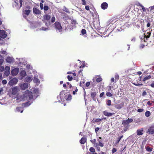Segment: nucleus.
I'll return each instance as SVG.
<instances>
[{
  "label": "nucleus",
  "mask_w": 154,
  "mask_h": 154,
  "mask_svg": "<svg viewBox=\"0 0 154 154\" xmlns=\"http://www.w3.org/2000/svg\"><path fill=\"white\" fill-rule=\"evenodd\" d=\"M33 99V96L32 92L29 91V90L25 91V94L23 95V99L24 100H26L28 102L24 103L25 105L27 106L30 105V104L28 105V103L31 100H32Z\"/></svg>",
  "instance_id": "f257e3e1"
},
{
  "label": "nucleus",
  "mask_w": 154,
  "mask_h": 154,
  "mask_svg": "<svg viewBox=\"0 0 154 154\" xmlns=\"http://www.w3.org/2000/svg\"><path fill=\"white\" fill-rule=\"evenodd\" d=\"M23 2V0H15V5L17 9H19L22 7Z\"/></svg>",
  "instance_id": "f03ea898"
},
{
  "label": "nucleus",
  "mask_w": 154,
  "mask_h": 154,
  "mask_svg": "<svg viewBox=\"0 0 154 154\" xmlns=\"http://www.w3.org/2000/svg\"><path fill=\"white\" fill-rule=\"evenodd\" d=\"M55 28L59 31L60 32H61L62 31V28L60 23L58 22H55L54 24Z\"/></svg>",
  "instance_id": "7ed1b4c3"
},
{
  "label": "nucleus",
  "mask_w": 154,
  "mask_h": 154,
  "mask_svg": "<svg viewBox=\"0 0 154 154\" xmlns=\"http://www.w3.org/2000/svg\"><path fill=\"white\" fill-rule=\"evenodd\" d=\"M51 19V16L48 14H46L44 16L43 19V21L45 23L46 25H47V23H46V22L48 21H50Z\"/></svg>",
  "instance_id": "20e7f679"
},
{
  "label": "nucleus",
  "mask_w": 154,
  "mask_h": 154,
  "mask_svg": "<svg viewBox=\"0 0 154 154\" xmlns=\"http://www.w3.org/2000/svg\"><path fill=\"white\" fill-rule=\"evenodd\" d=\"M7 36L6 32L4 30H0V38H4Z\"/></svg>",
  "instance_id": "39448f33"
},
{
  "label": "nucleus",
  "mask_w": 154,
  "mask_h": 154,
  "mask_svg": "<svg viewBox=\"0 0 154 154\" xmlns=\"http://www.w3.org/2000/svg\"><path fill=\"white\" fill-rule=\"evenodd\" d=\"M133 119H128L123 120L122 122V124L123 125L125 126L128 124L133 122Z\"/></svg>",
  "instance_id": "423d86ee"
},
{
  "label": "nucleus",
  "mask_w": 154,
  "mask_h": 154,
  "mask_svg": "<svg viewBox=\"0 0 154 154\" xmlns=\"http://www.w3.org/2000/svg\"><path fill=\"white\" fill-rule=\"evenodd\" d=\"M18 82L16 78H14L11 80L9 82V84L11 86H12L16 84Z\"/></svg>",
  "instance_id": "0eeeda50"
},
{
  "label": "nucleus",
  "mask_w": 154,
  "mask_h": 154,
  "mask_svg": "<svg viewBox=\"0 0 154 154\" xmlns=\"http://www.w3.org/2000/svg\"><path fill=\"white\" fill-rule=\"evenodd\" d=\"M20 86L21 90H24L28 88V84L27 83H24L21 84Z\"/></svg>",
  "instance_id": "6e6552de"
},
{
  "label": "nucleus",
  "mask_w": 154,
  "mask_h": 154,
  "mask_svg": "<svg viewBox=\"0 0 154 154\" xmlns=\"http://www.w3.org/2000/svg\"><path fill=\"white\" fill-rule=\"evenodd\" d=\"M108 7V4L106 2H104L102 3L101 5V8L103 10L107 9Z\"/></svg>",
  "instance_id": "1a4fd4ad"
},
{
  "label": "nucleus",
  "mask_w": 154,
  "mask_h": 154,
  "mask_svg": "<svg viewBox=\"0 0 154 154\" xmlns=\"http://www.w3.org/2000/svg\"><path fill=\"white\" fill-rule=\"evenodd\" d=\"M19 69L18 68H15L12 69L11 71V73L12 75H16L18 73Z\"/></svg>",
  "instance_id": "9d476101"
},
{
  "label": "nucleus",
  "mask_w": 154,
  "mask_h": 154,
  "mask_svg": "<svg viewBox=\"0 0 154 154\" xmlns=\"http://www.w3.org/2000/svg\"><path fill=\"white\" fill-rule=\"evenodd\" d=\"M33 12L34 14H41V11L39 9L35 8H33Z\"/></svg>",
  "instance_id": "9b49d317"
},
{
  "label": "nucleus",
  "mask_w": 154,
  "mask_h": 154,
  "mask_svg": "<svg viewBox=\"0 0 154 154\" xmlns=\"http://www.w3.org/2000/svg\"><path fill=\"white\" fill-rule=\"evenodd\" d=\"M96 93L95 92H91V98L94 101L96 100Z\"/></svg>",
  "instance_id": "f8f14e48"
},
{
  "label": "nucleus",
  "mask_w": 154,
  "mask_h": 154,
  "mask_svg": "<svg viewBox=\"0 0 154 154\" xmlns=\"http://www.w3.org/2000/svg\"><path fill=\"white\" fill-rule=\"evenodd\" d=\"M149 133L152 134H154V126H152L148 129Z\"/></svg>",
  "instance_id": "ddd939ff"
},
{
  "label": "nucleus",
  "mask_w": 154,
  "mask_h": 154,
  "mask_svg": "<svg viewBox=\"0 0 154 154\" xmlns=\"http://www.w3.org/2000/svg\"><path fill=\"white\" fill-rule=\"evenodd\" d=\"M90 152H88L87 153V154H96V153L95 152V149L93 147H91L89 149Z\"/></svg>",
  "instance_id": "4468645a"
},
{
  "label": "nucleus",
  "mask_w": 154,
  "mask_h": 154,
  "mask_svg": "<svg viewBox=\"0 0 154 154\" xmlns=\"http://www.w3.org/2000/svg\"><path fill=\"white\" fill-rule=\"evenodd\" d=\"M143 129L141 128L140 129H138L137 131V135L138 136L142 135L143 134Z\"/></svg>",
  "instance_id": "2eb2a0df"
},
{
  "label": "nucleus",
  "mask_w": 154,
  "mask_h": 154,
  "mask_svg": "<svg viewBox=\"0 0 154 154\" xmlns=\"http://www.w3.org/2000/svg\"><path fill=\"white\" fill-rule=\"evenodd\" d=\"M103 114L107 116H110L115 114L114 112L113 113H109L107 112L106 111H104L103 112Z\"/></svg>",
  "instance_id": "dca6fc26"
},
{
  "label": "nucleus",
  "mask_w": 154,
  "mask_h": 154,
  "mask_svg": "<svg viewBox=\"0 0 154 154\" xmlns=\"http://www.w3.org/2000/svg\"><path fill=\"white\" fill-rule=\"evenodd\" d=\"M103 29L104 28H103L100 27H97V30H98V32L101 34H103L104 33L103 31Z\"/></svg>",
  "instance_id": "f3484780"
},
{
  "label": "nucleus",
  "mask_w": 154,
  "mask_h": 154,
  "mask_svg": "<svg viewBox=\"0 0 154 154\" xmlns=\"http://www.w3.org/2000/svg\"><path fill=\"white\" fill-rule=\"evenodd\" d=\"M87 139L85 137H82L80 140V143L81 144H84L86 141Z\"/></svg>",
  "instance_id": "a211bd4d"
},
{
  "label": "nucleus",
  "mask_w": 154,
  "mask_h": 154,
  "mask_svg": "<svg viewBox=\"0 0 154 154\" xmlns=\"http://www.w3.org/2000/svg\"><path fill=\"white\" fill-rule=\"evenodd\" d=\"M64 98L67 100H71L72 98V96L70 94H68L67 96L66 95L64 97Z\"/></svg>",
  "instance_id": "6ab92c4d"
},
{
  "label": "nucleus",
  "mask_w": 154,
  "mask_h": 154,
  "mask_svg": "<svg viewBox=\"0 0 154 154\" xmlns=\"http://www.w3.org/2000/svg\"><path fill=\"white\" fill-rule=\"evenodd\" d=\"M13 58L10 57H7L6 59V62L8 63H11L13 61Z\"/></svg>",
  "instance_id": "aec40b11"
},
{
  "label": "nucleus",
  "mask_w": 154,
  "mask_h": 154,
  "mask_svg": "<svg viewBox=\"0 0 154 154\" xmlns=\"http://www.w3.org/2000/svg\"><path fill=\"white\" fill-rule=\"evenodd\" d=\"M31 11L30 10H26L23 11V13L24 14L26 15L27 16H28L30 12Z\"/></svg>",
  "instance_id": "412c9836"
},
{
  "label": "nucleus",
  "mask_w": 154,
  "mask_h": 154,
  "mask_svg": "<svg viewBox=\"0 0 154 154\" xmlns=\"http://www.w3.org/2000/svg\"><path fill=\"white\" fill-rule=\"evenodd\" d=\"M17 88H13L12 91V94L13 95H15L17 93Z\"/></svg>",
  "instance_id": "4be33fe9"
},
{
  "label": "nucleus",
  "mask_w": 154,
  "mask_h": 154,
  "mask_svg": "<svg viewBox=\"0 0 154 154\" xmlns=\"http://www.w3.org/2000/svg\"><path fill=\"white\" fill-rule=\"evenodd\" d=\"M151 78V75H149L148 76L145 77L143 79V81L144 82L146 80L149 79H150Z\"/></svg>",
  "instance_id": "5701e85b"
},
{
  "label": "nucleus",
  "mask_w": 154,
  "mask_h": 154,
  "mask_svg": "<svg viewBox=\"0 0 154 154\" xmlns=\"http://www.w3.org/2000/svg\"><path fill=\"white\" fill-rule=\"evenodd\" d=\"M16 109L18 112L20 111V112L21 113L23 112V110L22 109V108L21 107H17Z\"/></svg>",
  "instance_id": "b1692460"
},
{
  "label": "nucleus",
  "mask_w": 154,
  "mask_h": 154,
  "mask_svg": "<svg viewBox=\"0 0 154 154\" xmlns=\"http://www.w3.org/2000/svg\"><path fill=\"white\" fill-rule=\"evenodd\" d=\"M147 35H144V37L146 38V39L149 38L151 35V33L150 32H148L147 33Z\"/></svg>",
  "instance_id": "393cba45"
},
{
  "label": "nucleus",
  "mask_w": 154,
  "mask_h": 154,
  "mask_svg": "<svg viewBox=\"0 0 154 154\" xmlns=\"http://www.w3.org/2000/svg\"><path fill=\"white\" fill-rule=\"evenodd\" d=\"M102 80V79L100 76H97V82H99Z\"/></svg>",
  "instance_id": "a878e982"
},
{
  "label": "nucleus",
  "mask_w": 154,
  "mask_h": 154,
  "mask_svg": "<svg viewBox=\"0 0 154 154\" xmlns=\"http://www.w3.org/2000/svg\"><path fill=\"white\" fill-rule=\"evenodd\" d=\"M123 136L122 135L120 137H118L117 138V140L116 141V143L118 144L119 143V142L121 140V139L123 137Z\"/></svg>",
  "instance_id": "bb28decb"
},
{
  "label": "nucleus",
  "mask_w": 154,
  "mask_h": 154,
  "mask_svg": "<svg viewBox=\"0 0 154 154\" xmlns=\"http://www.w3.org/2000/svg\"><path fill=\"white\" fill-rule=\"evenodd\" d=\"M119 76L118 74H116L115 75V81H117L119 79Z\"/></svg>",
  "instance_id": "cd10ccee"
},
{
  "label": "nucleus",
  "mask_w": 154,
  "mask_h": 154,
  "mask_svg": "<svg viewBox=\"0 0 154 154\" xmlns=\"http://www.w3.org/2000/svg\"><path fill=\"white\" fill-rule=\"evenodd\" d=\"M98 142H99V145L101 147L103 146L104 144L103 143H102V141L101 140H98Z\"/></svg>",
  "instance_id": "c85d7f7f"
},
{
  "label": "nucleus",
  "mask_w": 154,
  "mask_h": 154,
  "mask_svg": "<svg viewBox=\"0 0 154 154\" xmlns=\"http://www.w3.org/2000/svg\"><path fill=\"white\" fill-rule=\"evenodd\" d=\"M124 106V104L123 103H120L117 105V108L118 109H121V108L123 107Z\"/></svg>",
  "instance_id": "c756f323"
},
{
  "label": "nucleus",
  "mask_w": 154,
  "mask_h": 154,
  "mask_svg": "<svg viewBox=\"0 0 154 154\" xmlns=\"http://www.w3.org/2000/svg\"><path fill=\"white\" fill-rule=\"evenodd\" d=\"M150 112L148 111H146L145 113V116L147 117H149L150 115Z\"/></svg>",
  "instance_id": "7c9ffc66"
},
{
  "label": "nucleus",
  "mask_w": 154,
  "mask_h": 154,
  "mask_svg": "<svg viewBox=\"0 0 154 154\" xmlns=\"http://www.w3.org/2000/svg\"><path fill=\"white\" fill-rule=\"evenodd\" d=\"M25 81L26 82H29L31 80V78L30 77H27L25 79Z\"/></svg>",
  "instance_id": "2f4dec72"
},
{
  "label": "nucleus",
  "mask_w": 154,
  "mask_h": 154,
  "mask_svg": "<svg viewBox=\"0 0 154 154\" xmlns=\"http://www.w3.org/2000/svg\"><path fill=\"white\" fill-rule=\"evenodd\" d=\"M146 151L149 152H151L152 151V148L151 147H150L149 146H147L146 148Z\"/></svg>",
  "instance_id": "473e14b6"
},
{
  "label": "nucleus",
  "mask_w": 154,
  "mask_h": 154,
  "mask_svg": "<svg viewBox=\"0 0 154 154\" xmlns=\"http://www.w3.org/2000/svg\"><path fill=\"white\" fill-rule=\"evenodd\" d=\"M106 95L108 97H112L113 96L112 94L110 92H107L106 93Z\"/></svg>",
  "instance_id": "72a5a7b5"
},
{
  "label": "nucleus",
  "mask_w": 154,
  "mask_h": 154,
  "mask_svg": "<svg viewBox=\"0 0 154 154\" xmlns=\"http://www.w3.org/2000/svg\"><path fill=\"white\" fill-rule=\"evenodd\" d=\"M81 33L83 35L86 34V30L85 29H82L81 31Z\"/></svg>",
  "instance_id": "f704fd0d"
},
{
  "label": "nucleus",
  "mask_w": 154,
  "mask_h": 154,
  "mask_svg": "<svg viewBox=\"0 0 154 154\" xmlns=\"http://www.w3.org/2000/svg\"><path fill=\"white\" fill-rule=\"evenodd\" d=\"M107 105L109 106L111 105V101L110 100H108L107 101Z\"/></svg>",
  "instance_id": "c9c22d12"
},
{
  "label": "nucleus",
  "mask_w": 154,
  "mask_h": 154,
  "mask_svg": "<svg viewBox=\"0 0 154 154\" xmlns=\"http://www.w3.org/2000/svg\"><path fill=\"white\" fill-rule=\"evenodd\" d=\"M133 84L137 86H140L142 85V84H141L139 83L138 82H137L136 83L134 82L133 83Z\"/></svg>",
  "instance_id": "e433bc0d"
},
{
  "label": "nucleus",
  "mask_w": 154,
  "mask_h": 154,
  "mask_svg": "<svg viewBox=\"0 0 154 154\" xmlns=\"http://www.w3.org/2000/svg\"><path fill=\"white\" fill-rule=\"evenodd\" d=\"M44 11H47L49 9V7L48 6L45 5L43 8Z\"/></svg>",
  "instance_id": "4c0bfd02"
},
{
  "label": "nucleus",
  "mask_w": 154,
  "mask_h": 154,
  "mask_svg": "<svg viewBox=\"0 0 154 154\" xmlns=\"http://www.w3.org/2000/svg\"><path fill=\"white\" fill-rule=\"evenodd\" d=\"M10 74V71H7V70H5V74L8 76L9 74Z\"/></svg>",
  "instance_id": "58836bf2"
},
{
  "label": "nucleus",
  "mask_w": 154,
  "mask_h": 154,
  "mask_svg": "<svg viewBox=\"0 0 154 154\" xmlns=\"http://www.w3.org/2000/svg\"><path fill=\"white\" fill-rule=\"evenodd\" d=\"M139 6L142 7V9L143 11H146L145 8L141 4L139 3Z\"/></svg>",
  "instance_id": "ea45409f"
},
{
  "label": "nucleus",
  "mask_w": 154,
  "mask_h": 154,
  "mask_svg": "<svg viewBox=\"0 0 154 154\" xmlns=\"http://www.w3.org/2000/svg\"><path fill=\"white\" fill-rule=\"evenodd\" d=\"M67 78L69 81H71L72 79V76H70L69 75L67 76Z\"/></svg>",
  "instance_id": "a19ab883"
},
{
  "label": "nucleus",
  "mask_w": 154,
  "mask_h": 154,
  "mask_svg": "<svg viewBox=\"0 0 154 154\" xmlns=\"http://www.w3.org/2000/svg\"><path fill=\"white\" fill-rule=\"evenodd\" d=\"M7 81L6 80H5V79L3 80L2 81V83L3 85L6 84H7Z\"/></svg>",
  "instance_id": "79ce46f5"
},
{
  "label": "nucleus",
  "mask_w": 154,
  "mask_h": 154,
  "mask_svg": "<svg viewBox=\"0 0 154 154\" xmlns=\"http://www.w3.org/2000/svg\"><path fill=\"white\" fill-rule=\"evenodd\" d=\"M55 21V18L54 17H52L51 19V22L52 23H54Z\"/></svg>",
  "instance_id": "37998d69"
},
{
  "label": "nucleus",
  "mask_w": 154,
  "mask_h": 154,
  "mask_svg": "<svg viewBox=\"0 0 154 154\" xmlns=\"http://www.w3.org/2000/svg\"><path fill=\"white\" fill-rule=\"evenodd\" d=\"M71 23L72 24L76 25L77 24L76 21L74 20H72Z\"/></svg>",
  "instance_id": "c03bdc74"
},
{
  "label": "nucleus",
  "mask_w": 154,
  "mask_h": 154,
  "mask_svg": "<svg viewBox=\"0 0 154 154\" xmlns=\"http://www.w3.org/2000/svg\"><path fill=\"white\" fill-rule=\"evenodd\" d=\"M20 73L21 75H23L25 76L26 75V72L25 71L23 70L21 71Z\"/></svg>",
  "instance_id": "a18cd8bd"
},
{
  "label": "nucleus",
  "mask_w": 154,
  "mask_h": 154,
  "mask_svg": "<svg viewBox=\"0 0 154 154\" xmlns=\"http://www.w3.org/2000/svg\"><path fill=\"white\" fill-rule=\"evenodd\" d=\"M40 8L42 10V9L43 8H44L43 5L42 3H40Z\"/></svg>",
  "instance_id": "49530a36"
},
{
  "label": "nucleus",
  "mask_w": 154,
  "mask_h": 154,
  "mask_svg": "<svg viewBox=\"0 0 154 154\" xmlns=\"http://www.w3.org/2000/svg\"><path fill=\"white\" fill-rule=\"evenodd\" d=\"M10 69V68L9 66H6L5 68V70H6V71L7 70L8 71H9Z\"/></svg>",
  "instance_id": "de8ad7c7"
},
{
  "label": "nucleus",
  "mask_w": 154,
  "mask_h": 154,
  "mask_svg": "<svg viewBox=\"0 0 154 154\" xmlns=\"http://www.w3.org/2000/svg\"><path fill=\"white\" fill-rule=\"evenodd\" d=\"M143 109H138L137 110V112H143Z\"/></svg>",
  "instance_id": "09e8293b"
},
{
  "label": "nucleus",
  "mask_w": 154,
  "mask_h": 154,
  "mask_svg": "<svg viewBox=\"0 0 154 154\" xmlns=\"http://www.w3.org/2000/svg\"><path fill=\"white\" fill-rule=\"evenodd\" d=\"M90 82H87L86 83V87H88L90 85Z\"/></svg>",
  "instance_id": "8fccbe9b"
},
{
  "label": "nucleus",
  "mask_w": 154,
  "mask_h": 154,
  "mask_svg": "<svg viewBox=\"0 0 154 154\" xmlns=\"http://www.w3.org/2000/svg\"><path fill=\"white\" fill-rule=\"evenodd\" d=\"M90 141L92 143L95 144V143L96 142V139H94L93 140H91Z\"/></svg>",
  "instance_id": "3c124183"
},
{
  "label": "nucleus",
  "mask_w": 154,
  "mask_h": 154,
  "mask_svg": "<svg viewBox=\"0 0 154 154\" xmlns=\"http://www.w3.org/2000/svg\"><path fill=\"white\" fill-rule=\"evenodd\" d=\"M67 84L69 86V88H72V85L69 82H67Z\"/></svg>",
  "instance_id": "603ef678"
},
{
  "label": "nucleus",
  "mask_w": 154,
  "mask_h": 154,
  "mask_svg": "<svg viewBox=\"0 0 154 154\" xmlns=\"http://www.w3.org/2000/svg\"><path fill=\"white\" fill-rule=\"evenodd\" d=\"M82 69H80L79 71V72H78V74H79L80 75H82Z\"/></svg>",
  "instance_id": "864d4df0"
},
{
  "label": "nucleus",
  "mask_w": 154,
  "mask_h": 154,
  "mask_svg": "<svg viewBox=\"0 0 154 154\" xmlns=\"http://www.w3.org/2000/svg\"><path fill=\"white\" fill-rule=\"evenodd\" d=\"M82 4L83 5H86V2L85 0H82Z\"/></svg>",
  "instance_id": "5fc2aeb1"
},
{
  "label": "nucleus",
  "mask_w": 154,
  "mask_h": 154,
  "mask_svg": "<svg viewBox=\"0 0 154 154\" xmlns=\"http://www.w3.org/2000/svg\"><path fill=\"white\" fill-rule=\"evenodd\" d=\"M117 151V150L115 148H113V149H112V153H114V152H116Z\"/></svg>",
  "instance_id": "6e6d98bb"
},
{
  "label": "nucleus",
  "mask_w": 154,
  "mask_h": 154,
  "mask_svg": "<svg viewBox=\"0 0 154 154\" xmlns=\"http://www.w3.org/2000/svg\"><path fill=\"white\" fill-rule=\"evenodd\" d=\"M104 92H102L101 93L100 95V97H103V95H104Z\"/></svg>",
  "instance_id": "4d7b16f0"
},
{
  "label": "nucleus",
  "mask_w": 154,
  "mask_h": 154,
  "mask_svg": "<svg viewBox=\"0 0 154 154\" xmlns=\"http://www.w3.org/2000/svg\"><path fill=\"white\" fill-rule=\"evenodd\" d=\"M85 8L87 11L89 10V7L88 6H86L85 7Z\"/></svg>",
  "instance_id": "13d9d810"
},
{
  "label": "nucleus",
  "mask_w": 154,
  "mask_h": 154,
  "mask_svg": "<svg viewBox=\"0 0 154 154\" xmlns=\"http://www.w3.org/2000/svg\"><path fill=\"white\" fill-rule=\"evenodd\" d=\"M38 79L37 78H34V81L35 82L37 83L38 81Z\"/></svg>",
  "instance_id": "bf43d9fd"
},
{
  "label": "nucleus",
  "mask_w": 154,
  "mask_h": 154,
  "mask_svg": "<svg viewBox=\"0 0 154 154\" xmlns=\"http://www.w3.org/2000/svg\"><path fill=\"white\" fill-rule=\"evenodd\" d=\"M151 25L150 23L149 22H148L146 26L147 27H149Z\"/></svg>",
  "instance_id": "052dcab7"
},
{
  "label": "nucleus",
  "mask_w": 154,
  "mask_h": 154,
  "mask_svg": "<svg viewBox=\"0 0 154 154\" xmlns=\"http://www.w3.org/2000/svg\"><path fill=\"white\" fill-rule=\"evenodd\" d=\"M147 104L148 105H149V106H151L152 105V103H151L150 101H148V102H147Z\"/></svg>",
  "instance_id": "680f3d73"
},
{
  "label": "nucleus",
  "mask_w": 154,
  "mask_h": 154,
  "mask_svg": "<svg viewBox=\"0 0 154 154\" xmlns=\"http://www.w3.org/2000/svg\"><path fill=\"white\" fill-rule=\"evenodd\" d=\"M146 94V92L145 91H144L142 93V95L144 96Z\"/></svg>",
  "instance_id": "e2e57ef3"
},
{
  "label": "nucleus",
  "mask_w": 154,
  "mask_h": 154,
  "mask_svg": "<svg viewBox=\"0 0 154 154\" xmlns=\"http://www.w3.org/2000/svg\"><path fill=\"white\" fill-rule=\"evenodd\" d=\"M42 29L43 30L45 31L46 30L48 29V28H45V27H42Z\"/></svg>",
  "instance_id": "0e129e2a"
},
{
  "label": "nucleus",
  "mask_w": 154,
  "mask_h": 154,
  "mask_svg": "<svg viewBox=\"0 0 154 154\" xmlns=\"http://www.w3.org/2000/svg\"><path fill=\"white\" fill-rule=\"evenodd\" d=\"M3 60L2 59H0V66L2 65L3 62Z\"/></svg>",
  "instance_id": "69168bd1"
},
{
  "label": "nucleus",
  "mask_w": 154,
  "mask_h": 154,
  "mask_svg": "<svg viewBox=\"0 0 154 154\" xmlns=\"http://www.w3.org/2000/svg\"><path fill=\"white\" fill-rule=\"evenodd\" d=\"M1 53L3 54H5L6 53V51H1Z\"/></svg>",
  "instance_id": "338daca9"
},
{
  "label": "nucleus",
  "mask_w": 154,
  "mask_h": 154,
  "mask_svg": "<svg viewBox=\"0 0 154 154\" xmlns=\"http://www.w3.org/2000/svg\"><path fill=\"white\" fill-rule=\"evenodd\" d=\"M150 86H151L153 88H154V83H152V84L150 85Z\"/></svg>",
  "instance_id": "774afa93"
}]
</instances>
